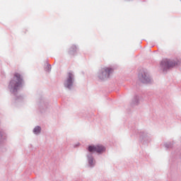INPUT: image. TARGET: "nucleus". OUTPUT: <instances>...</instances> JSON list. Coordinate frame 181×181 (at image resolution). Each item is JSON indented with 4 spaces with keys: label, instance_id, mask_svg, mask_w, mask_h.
<instances>
[{
    "label": "nucleus",
    "instance_id": "5",
    "mask_svg": "<svg viewBox=\"0 0 181 181\" xmlns=\"http://www.w3.org/2000/svg\"><path fill=\"white\" fill-rule=\"evenodd\" d=\"M73 74H68V79L66 81V83L65 84L66 87H67L68 88H70L71 86L73 84Z\"/></svg>",
    "mask_w": 181,
    "mask_h": 181
},
{
    "label": "nucleus",
    "instance_id": "9",
    "mask_svg": "<svg viewBox=\"0 0 181 181\" xmlns=\"http://www.w3.org/2000/svg\"><path fill=\"white\" fill-rule=\"evenodd\" d=\"M73 50L76 51V47H73L70 48V49H69L70 53H71V52H73Z\"/></svg>",
    "mask_w": 181,
    "mask_h": 181
},
{
    "label": "nucleus",
    "instance_id": "1",
    "mask_svg": "<svg viewBox=\"0 0 181 181\" xmlns=\"http://www.w3.org/2000/svg\"><path fill=\"white\" fill-rule=\"evenodd\" d=\"M23 79H22V76L21 74L16 73L14 74L13 78L9 83L8 87L12 91V93H15V91H18L21 87H22V83Z\"/></svg>",
    "mask_w": 181,
    "mask_h": 181
},
{
    "label": "nucleus",
    "instance_id": "4",
    "mask_svg": "<svg viewBox=\"0 0 181 181\" xmlns=\"http://www.w3.org/2000/svg\"><path fill=\"white\" fill-rule=\"evenodd\" d=\"M112 73V69L111 68H107L105 69V71L102 73V76H100V78L102 80H104V78H108L110 77V74Z\"/></svg>",
    "mask_w": 181,
    "mask_h": 181
},
{
    "label": "nucleus",
    "instance_id": "7",
    "mask_svg": "<svg viewBox=\"0 0 181 181\" xmlns=\"http://www.w3.org/2000/svg\"><path fill=\"white\" fill-rule=\"evenodd\" d=\"M40 131H41L40 127H36L34 129L33 132H34V134H40Z\"/></svg>",
    "mask_w": 181,
    "mask_h": 181
},
{
    "label": "nucleus",
    "instance_id": "2",
    "mask_svg": "<svg viewBox=\"0 0 181 181\" xmlns=\"http://www.w3.org/2000/svg\"><path fill=\"white\" fill-rule=\"evenodd\" d=\"M179 60H170V59H164L161 62L162 67L163 69H171L172 67H176V66H179Z\"/></svg>",
    "mask_w": 181,
    "mask_h": 181
},
{
    "label": "nucleus",
    "instance_id": "6",
    "mask_svg": "<svg viewBox=\"0 0 181 181\" xmlns=\"http://www.w3.org/2000/svg\"><path fill=\"white\" fill-rule=\"evenodd\" d=\"M140 78L142 80L144 83H148L149 81V78L146 76V74L141 75Z\"/></svg>",
    "mask_w": 181,
    "mask_h": 181
},
{
    "label": "nucleus",
    "instance_id": "3",
    "mask_svg": "<svg viewBox=\"0 0 181 181\" xmlns=\"http://www.w3.org/2000/svg\"><path fill=\"white\" fill-rule=\"evenodd\" d=\"M88 151L89 152H97V153H103V152H105V147L101 144L96 146H89Z\"/></svg>",
    "mask_w": 181,
    "mask_h": 181
},
{
    "label": "nucleus",
    "instance_id": "8",
    "mask_svg": "<svg viewBox=\"0 0 181 181\" xmlns=\"http://www.w3.org/2000/svg\"><path fill=\"white\" fill-rule=\"evenodd\" d=\"M89 163L90 164V166H93L94 163V158H89Z\"/></svg>",
    "mask_w": 181,
    "mask_h": 181
}]
</instances>
